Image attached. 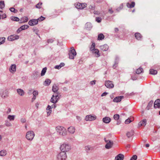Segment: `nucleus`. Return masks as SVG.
Instances as JSON below:
<instances>
[{
	"instance_id": "obj_18",
	"label": "nucleus",
	"mask_w": 160,
	"mask_h": 160,
	"mask_svg": "<svg viewBox=\"0 0 160 160\" xmlns=\"http://www.w3.org/2000/svg\"><path fill=\"white\" fill-rule=\"evenodd\" d=\"M124 158V156L123 154H119L115 157V160H123Z\"/></svg>"
},
{
	"instance_id": "obj_20",
	"label": "nucleus",
	"mask_w": 160,
	"mask_h": 160,
	"mask_svg": "<svg viewBox=\"0 0 160 160\" xmlns=\"http://www.w3.org/2000/svg\"><path fill=\"white\" fill-rule=\"evenodd\" d=\"M135 37L138 40H141L142 38V36L140 33L138 32H136L135 34Z\"/></svg>"
},
{
	"instance_id": "obj_4",
	"label": "nucleus",
	"mask_w": 160,
	"mask_h": 160,
	"mask_svg": "<svg viewBox=\"0 0 160 160\" xmlns=\"http://www.w3.org/2000/svg\"><path fill=\"white\" fill-rule=\"evenodd\" d=\"M57 160H66L67 158L66 152H61L57 154Z\"/></svg>"
},
{
	"instance_id": "obj_2",
	"label": "nucleus",
	"mask_w": 160,
	"mask_h": 160,
	"mask_svg": "<svg viewBox=\"0 0 160 160\" xmlns=\"http://www.w3.org/2000/svg\"><path fill=\"white\" fill-rule=\"evenodd\" d=\"M56 129L57 132L60 135L64 136L66 134V130L65 128L63 127L58 126L56 127Z\"/></svg>"
},
{
	"instance_id": "obj_12",
	"label": "nucleus",
	"mask_w": 160,
	"mask_h": 160,
	"mask_svg": "<svg viewBox=\"0 0 160 160\" xmlns=\"http://www.w3.org/2000/svg\"><path fill=\"white\" fill-rule=\"evenodd\" d=\"M9 92L7 89L3 91L1 93V97L2 98H5L8 96Z\"/></svg>"
},
{
	"instance_id": "obj_57",
	"label": "nucleus",
	"mask_w": 160,
	"mask_h": 160,
	"mask_svg": "<svg viewBox=\"0 0 160 160\" xmlns=\"http://www.w3.org/2000/svg\"><path fill=\"white\" fill-rule=\"evenodd\" d=\"M137 158V156L136 155H133L130 160H136Z\"/></svg>"
},
{
	"instance_id": "obj_36",
	"label": "nucleus",
	"mask_w": 160,
	"mask_h": 160,
	"mask_svg": "<svg viewBox=\"0 0 160 160\" xmlns=\"http://www.w3.org/2000/svg\"><path fill=\"white\" fill-rule=\"evenodd\" d=\"M150 73L151 74L155 75L158 72L156 70L151 69L149 70Z\"/></svg>"
},
{
	"instance_id": "obj_29",
	"label": "nucleus",
	"mask_w": 160,
	"mask_h": 160,
	"mask_svg": "<svg viewBox=\"0 0 160 160\" xmlns=\"http://www.w3.org/2000/svg\"><path fill=\"white\" fill-rule=\"evenodd\" d=\"M47 110H48V112H47V114L48 116L50 115L52 112V108L50 106L48 105L47 108Z\"/></svg>"
},
{
	"instance_id": "obj_64",
	"label": "nucleus",
	"mask_w": 160,
	"mask_h": 160,
	"mask_svg": "<svg viewBox=\"0 0 160 160\" xmlns=\"http://www.w3.org/2000/svg\"><path fill=\"white\" fill-rule=\"evenodd\" d=\"M108 94V92H104L103 93L102 95H101V96L102 97H103V96H106L107 94Z\"/></svg>"
},
{
	"instance_id": "obj_5",
	"label": "nucleus",
	"mask_w": 160,
	"mask_h": 160,
	"mask_svg": "<svg viewBox=\"0 0 160 160\" xmlns=\"http://www.w3.org/2000/svg\"><path fill=\"white\" fill-rule=\"evenodd\" d=\"M34 133L32 131L28 132L26 134V138L28 140L32 141L34 136Z\"/></svg>"
},
{
	"instance_id": "obj_53",
	"label": "nucleus",
	"mask_w": 160,
	"mask_h": 160,
	"mask_svg": "<svg viewBox=\"0 0 160 160\" xmlns=\"http://www.w3.org/2000/svg\"><path fill=\"white\" fill-rule=\"evenodd\" d=\"M33 31L34 32H35L36 33V34L38 36V37L40 38L39 34L38 33V29L36 28H33Z\"/></svg>"
},
{
	"instance_id": "obj_58",
	"label": "nucleus",
	"mask_w": 160,
	"mask_h": 160,
	"mask_svg": "<svg viewBox=\"0 0 160 160\" xmlns=\"http://www.w3.org/2000/svg\"><path fill=\"white\" fill-rule=\"evenodd\" d=\"M123 7V4H121L120 6L116 9V10L118 11H119L120 10L122 9Z\"/></svg>"
},
{
	"instance_id": "obj_26",
	"label": "nucleus",
	"mask_w": 160,
	"mask_h": 160,
	"mask_svg": "<svg viewBox=\"0 0 160 160\" xmlns=\"http://www.w3.org/2000/svg\"><path fill=\"white\" fill-rule=\"evenodd\" d=\"M92 24L90 22H87L85 24V28L86 29L90 30L92 28Z\"/></svg>"
},
{
	"instance_id": "obj_21",
	"label": "nucleus",
	"mask_w": 160,
	"mask_h": 160,
	"mask_svg": "<svg viewBox=\"0 0 160 160\" xmlns=\"http://www.w3.org/2000/svg\"><path fill=\"white\" fill-rule=\"evenodd\" d=\"M17 91L18 94L21 96H23L25 93L24 90L21 88L18 89Z\"/></svg>"
},
{
	"instance_id": "obj_40",
	"label": "nucleus",
	"mask_w": 160,
	"mask_h": 160,
	"mask_svg": "<svg viewBox=\"0 0 160 160\" xmlns=\"http://www.w3.org/2000/svg\"><path fill=\"white\" fill-rule=\"evenodd\" d=\"M15 116L14 115H9L8 117V119L10 121L14 120L15 118Z\"/></svg>"
},
{
	"instance_id": "obj_38",
	"label": "nucleus",
	"mask_w": 160,
	"mask_h": 160,
	"mask_svg": "<svg viewBox=\"0 0 160 160\" xmlns=\"http://www.w3.org/2000/svg\"><path fill=\"white\" fill-rule=\"evenodd\" d=\"M133 135V132L132 131L128 132L126 135L128 138H129L132 137Z\"/></svg>"
},
{
	"instance_id": "obj_34",
	"label": "nucleus",
	"mask_w": 160,
	"mask_h": 160,
	"mask_svg": "<svg viewBox=\"0 0 160 160\" xmlns=\"http://www.w3.org/2000/svg\"><path fill=\"white\" fill-rule=\"evenodd\" d=\"M104 36L102 33H100L98 34V39L99 40H102L104 39Z\"/></svg>"
},
{
	"instance_id": "obj_43",
	"label": "nucleus",
	"mask_w": 160,
	"mask_h": 160,
	"mask_svg": "<svg viewBox=\"0 0 160 160\" xmlns=\"http://www.w3.org/2000/svg\"><path fill=\"white\" fill-rule=\"evenodd\" d=\"M5 39L4 37L0 38V45L3 44L5 42Z\"/></svg>"
},
{
	"instance_id": "obj_9",
	"label": "nucleus",
	"mask_w": 160,
	"mask_h": 160,
	"mask_svg": "<svg viewBox=\"0 0 160 160\" xmlns=\"http://www.w3.org/2000/svg\"><path fill=\"white\" fill-rule=\"evenodd\" d=\"M105 85L107 88H113L114 86L112 82L109 80L105 82Z\"/></svg>"
},
{
	"instance_id": "obj_13",
	"label": "nucleus",
	"mask_w": 160,
	"mask_h": 160,
	"mask_svg": "<svg viewBox=\"0 0 160 160\" xmlns=\"http://www.w3.org/2000/svg\"><path fill=\"white\" fill-rule=\"evenodd\" d=\"M38 21L37 19H32L28 22V23L31 26H33L38 24Z\"/></svg>"
},
{
	"instance_id": "obj_60",
	"label": "nucleus",
	"mask_w": 160,
	"mask_h": 160,
	"mask_svg": "<svg viewBox=\"0 0 160 160\" xmlns=\"http://www.w3.org/2000/svg\"><path fill=\"white\" fill-rule=\"evenodd\" d=\"M53 42V40L52 39H49L47 40V43H52Z\"/></svg>"
},
{
	"instance_id": "obj_8",
	"label": "nucleus",
	"mask_w": 160,
	"mask_h": 160,
	"mask_svg": "<svg viewBox=\"0 0 160 160\" xmlns=\"http://www.w3.org/2000/svg\"><path fill=\"white\" fill-rule=\"evenodd\" d=\"M19 38V36L16 34H13L10 35L8 38V41H12L15 40H17Z\"/></svg>"
},
{
	"instance_id": "obj_54",
	"label": "nucleus",
	"mask_w": 160,
	"mask_h": 160,
	"mask_svg": "<svg viewBox=\"0 0 160 160\" xmlns=\"http://www.w3.org/2000/svg\"><path fill=\"white\" fill-rule=\"evenodd\" d=\"M102 19L99 17H96V21L98 22H100L101 21Z\"/></svg>"
},
{
	"instance_id": "obj_62",
	"label": "nucleus",
	"mask_w": 160,
	"mask_h": 160,
	"mask_svg": "<svg viewBox=\"0 0 160 160\" xmlns=\"http://www.w3.org/2000/svg\"><path fill=\"white\" fill-rule=\"evenodd\" d=\"M131 78L133 80H135L137 79V77L135 76H132L131 77Z\"/></svg>"
},
{
	"instance_id": "obj_33",
	"label": "nucleus",
	"mask_w": 160,
	"mask_h": 160,
	"mask_svg": "<svg viewBox=\"0 0 160 160\" xmlns=\"http://www.w3.org/2000/svg\"><path fill=\"white\" fill-rule=\"evenodd\" d=\"M153 104V101L152 100L150 101L148 103V106L146 108V109L147 110H149L150 109V108L152 106Z\"/></svg>"
},
{
	"instance_id": "obj_61",
	"label": "nucleus",
	"mask_w": 160,
	"mask_h": 160,
	"mask_svg": "<svg viewBox=\"0 0 160 160\" xmlns=\"http://www.w3.org/2000/svg\"><path fill=\"white\" fill-rule=\"evenodd\" d=\"M96 81L95 80L92 81L90 82V83L91 85H95L96 83Z\"/></svg>"
},
{
	"instance_id": "obj_16",
	"label": "nucleus",
	"mask_w": 160,
	"mask_h": 160,
	"mask_svg": "<svg viewBox=\"0 0 160 160\" xmlns=\"http://www.w3.org/2000/svg\"><path fill=\"white\" fill-rule=\"evenodd\" d=\"M100 48L102 51H106L108 50L109 47L107 44H105L103 45L100 46Z\"/></svg>"
},
{
	"instance_id": "obj_1",
	"label": "nucleus",
	"mask_w": 160,
	"mask_h": 160,
	"mask_svg": "<svg viewBox=\"0 0 160 160\" xmlns=\"http://www.w3.org/2000/svg\"><path fill=\"white\" fill-rule=\"evenodd\" d=\"M60 148L62 152H66L70 150L71 147L69 144L65 143L61 145Z\"/></svg>"
},
{
	"instance_id": "obj_35",
	"label": "nucleus",
	"mask_w": 160,
	"mask_h": 160,
	"mask_svg": "<svg viewBox=\"0 0 160 160\" xmlns=\"http://www.w3.org/2000/svg\"><path fill=\"white\" fill-rule=\"evenodd\" d=\"M133 120V118H128L125 121V124H128L132 122Z\"/></svg>"
},
{
	"instance_id": "obj_51",
	"label": "nucleus",
	"mask_w": 160,
	"mask_h": 160,
	"mask_svg": "<svg viewBox=\"0 0 160 160\" xmlns=\"http://www.w3.org/2000/svg\"><path fill=\"white\" fill-rule=\"evenodd\" d=\"M119 116L118 114H115L114 115L113 118L115 120H118L119 119Z\"/></svg>"
},
{
	"instance_id": "obj_37",
	"label": "nucleus",
	"mask_w": 160,
	"mask_h": 160,
	"mask_svg": "<svg viewBox=\"0 0 160 160\" xmlns=\"http://www.w3.org/2000/svg\"><path fill=\"white\" fill-rule=\"evenodd\" d=\"M58 90V88L57 86L55 85L53 86L52 87V91L54 92H57Z\"/></svg>"
},
{
	"instance_id": "obj_48",
	"label": "nucleus",
	"mask_w": 160,
	"mask_h": 160,
	"mask_svg": "<svg viewBox=\"0 0 160 160\" xmlns=\"http://www.w3.org/2000/svg\"><path fill=\"white\" fill-rule=\"evenodd\" d=\"M12 12L16 13L17 12V10L15 9L14 8H11L9 9Z\"/></svg>"
},
{
	"instance_id": "obj_28",
	"label": "nucleus",
	"mask_w": 160,
	"mask_h": 160,
	"mask_svg": "<svg viewBox=\"0 0 160 160\" xmlns=\"http://www.w3.org/2000/svg\"><path fill=\"white\" fill-rule=\"evenodd\" d=\"M65 63L63 62H62L60 63L59 65H56L54 67V68L55 69H59L62 67L65 66Z\"/></svg>"
},
{
	"instance_id": "obj_44",
	"label": "nucleus",
	"mask_w": 160,
	"mask_h": 160,
	"mask_svg": "<svg viewBox=\"0 0 160 160\" xmlns=\"http://www.w3.org/2000/svg\"><path fill=\"white\" fill-rule=\"evenodd\" d=\"M5 7V4L4 1H0V8L2 9Z\"/></svg>"
},
{
	"instance_id": "obj_23",
	"label": "nucleus",
	"mask_w": 160,
	"mask_h": 160,
	"mask_svg": "<svg viewBox=\"0 0 160 160\" xmlns=\"http://www.w3.org/2000/svg\"><path fill=\"white\" fill-rule=\"evenodd\" d=\"M111 121V118L109 117H105L103 118L102 119L103 122L106 123H109Z\"/></svg>"
},
{
	"instance_id": "obj_41",
	"label": "nucleus",
	"mask_w": 160,
	"mask_h": 160,
	"mask_svg": "<svg viewBox=\"0 0 160 160\" xmlns=\"http://www.w3.org/2000/svg\"><path fill=\"white\" fill-rule=\"evenodd\" d=\"M47 69V68L46 67H45L42 69L41 73V76H43L45 75Z\"/></svg>"
},
{
	"instance_id": "obj_46",
	"label": "nucleus",
	"mask_w": 160,
	"mask_h": 160,
	"mask_svg": "<svg viewBox=\"0 0 160 160\" xmlns=\"http://www.w3.org/2000/svg\"><path fill=\"white\" fill-rule=\"evenodd\" d=\"M20 27L22 30L28 28H29V26L28 25H25L21 26Z\"/></svg>"
},
{
	"instance_id": "obj_32",
	"label": "nucleus",
	"mask_w": 160,
	"mask_h": 160,
	"mask_svg": "<svg viewBox=\"0 0 160 160\" xmlns=\"http://www.w3.org/2000/svg\"><path fill=\"white\" fill-rule=\"evenodd\" d=\"M7 152L6 150H2L0 151V156L3 157L6 155Z\"/></svg>"
},
{
	"instance_id": "obj_47",
	"label": "nucleus",
	"mask_w": 160,
	"mask_h": 160,
	"mask_svg": "<svg viewBox=\"0 0 160 160\" xmlns=\"http://www.w3.org/2000/svg\"><path fill=\"white\" fill-rule=\"evenodd\" d=\"M51 82V80L49 79H47L45 81V83L46 84V85H50Z\"/></svg>"
},
{
	"instance_id": "obj_19",
	"label": "nucleus",
	"mask_w": 160,
	"mask_h": 160,
	"mask_svg": "<svg viewBox=\"0 0 160 160\" xmlns=\"http://www.w3.org/2000/svg\"><path fill=\"white\" fill-rule=\"evenodd\" d=\"M16 70V65L14 64H12L9 68L10 72L12 73L14 72Z\"/></svg>"
},
{
	"instance_id": "obj_42",
	"label": "nucleus",
	"mask_w": 160,
	"mask_h": 160,
	"mask_svg": "<svg viewBox=\"0 0 160 160\" xmlns=\"http://www.w3.org/2000/svg\"><path fill=\"white\" fill-rule=\"evenodd\" d=\"M11 19L13 21H19V19L16 17L12 16L11 17Z\"/></svg>"
},
{
	"instance_id": "obj_24",
	"label": "nucleus",
	"mask_w": 160,
	"mask_h": 160,
	"mask_svg": "<svg viewBox=\"0 0 160 160\" xmlns=\"http://www.w3.org/2000/svg\"><path fill=\"white\" fill-rule=\"evenodd\" d=\"M75 128L74 127L72 126H71L68 128V130L69 132L71 134H73L74 133L75 131Z\"/></svg>"
},
{
	"instance_id": "obj_39",
	"label": "nucleus",
	"mask_w": 160,
	"mask_h": 160,
	"mask_svg": "<svg viewBox=\"0 0 160 160\" xmlns=\"http://www.w3.org/2000/svg\"><path fill=\"white\" fill-rule=\"evenodd\" d=\"M143 71V69L142 68H139L137 69L136 71V73L137 74H139Z\"/></svg>"
},
{
	"instance_id": "obj_27",
	"label": "nucleus",
	"mask_w": 160,
	"mask_h": 160,
	"mask_svg": "<svg viewBox=\"0 0 160 160\" xmlns=\"http://www.w3.org/2000/svg\"><path fill=\"white\" fill-rule=\"evenodd\" d=\"M135 5V2H132L131 3L128 2L127 3V7L129 8H132L134 7Z\"/></svg>"
},
{
	"instance_id": "obj_52",
	"label": "nucleus",
	"mask_w": 160,
	"mask_h": 160,
	"mask_svg": "<svg viewBox=\"0 0 160 160\" xmlns=\"http://www.w3.org/2000/svg\"><path fill=\"white\" fill-rule=\"evenodd\" d=\"M38 92L37 90H34L32 94L33 96H37L38 95Z\"/></svg>"
},
{
	"instance_id": "obj_56",
	"label": "nucleus",
	"mask_w": 160,
	"mask_h": 160,
	"mask_svg": "<svg viewBox=\"0 0 160 160\" xmlns=\"http://www.w3.org/2000/svg\"><path fill=\"white\" fill-rule=\"evenodd\" d=\"M42 4V3H38L36 5V7L38 8H41V5Z\"/></svg>"
},
{
	"instance_id": "obj_30",
	"label": "nucleus",
	"mask_w": 160,
	"mask_h": 160,
	"mask_svg": "<svg viewBox=\"0 0 160 160\" xmlns=\"http://www.w3.org/2000/svg\"><path fill=\"white\" fill-rule=\"evenodd\" d=\"M33 78L34 79L37 78L39 76V73L37 71H35L33 74Z\"/></svg>"
},
{
	"instance_id": "obj_22",
	"label": "nucleus",
	"mask_w": 160,
	"mask_h": 160,
	"mask_svg": "<svg viewBox=\"0 0 160 160\" xmlns=\"http://www.w3.org/2000/svg\"><path fill=\"white\" fill-rule=\"evenodd\" d=\"M119 58L118 56H116L115 58L114 64L112 66V68L115 69L117 67V65L118 63Z\"/></svg>"
},
{
	"instance_id": "obj_14",
	"label": "nucleus",
	"mask_w": 160,
	"mask_h": 160,
	"mask_svg": "<svg viewBox=\"0 0 160 160\" xmlns=\"http://www.w3.org/2000/svg\"><path fill=\"white\" fill-rule=\"evenodd\" d=\"M124 97L122 96L116 97L113 99V102H120L121 100Z\"/></svg>"
},
{
	"instance_id": "obj_11",
	"label": "nucleus",
	"mask_w": 160,
	"mask_h": 160,
	"mask_svg": "<svg viewBox=\"0 0 160 160\" xmlns=\"http://www.w3.org/2000/svg\"><path fill=\"white\" fill-rule=\"evenodd\" d=\"M96 117L95 116H93L91 115H87L85 118V120L86 121H92L95 120Z\"/></svg>"
},
{
	"instance_id": "obj_50",
	"label": "nucleus",
	"mask_w": 160,
	"mask_h": 160,
	"mask_svg": "<svg viewBox=\"0 0 160 160\" xmlns=\"http://www.w3.org/2000/svg\"><path fill=\"white\" fill-rule=\"evenodd\" d=\"M5 122V125L8 127H10L12 126L11 123L7 120H6Z\"/></svg>"
},
{
	"instance_id": "obj_63",
	"label": "nucleus",
	"mask_w": 160,
	"mask_h": 160,
	"mask_svg": "<svg viewBox=\"0 0 160 160\" xmlns=\"http://www.w3.org/2000/svg\"><path fill=\"white\" fill-rule=\"evenodd\" d=\"M56 104H55V103H53L51 106L52 108H55L56 107Z\"/></svg>"
},
{
	"instance_id": "obj_49",
	"label": "nucleus",
	"mask_w": 160,
	"mask_h": 160,
	"mask_svg": "<svg viewBox=\"0 0 160 160\" xmlns=\"http://www.w3.org/2000/svg\"><path fill=\"white\" fill-rule=\"evenodd\" d=\"M45 19V18L42 17V16H41L40 17L38 18V19L37 20L38 21V22H39L42 21L43 20Z\"/></svg>"
},
{
	"instance_id": "obj_25",
	"label": "nucleus",
	"mask_w": 160,
	"mask_h": 160,
	"mask_svg": "<svg viewBox=\"0 0 160 160\" xmlns=\"http://www.w3.org/2000/svg\"><path fill=\"white\" fill-rule=\"evenodd\" d=\"M147 123V120L146 119L143 120L142 121L140 122L138 124L139 127L141 126H145Z\"/></svg>"
},
{
	"instance_id": "obj_31",
	"label": "nucleus",
	"mask_w": 160,
	"mask_h": 160,
	"mask_svg": "<svg viewBox=\"0 0 160 160\" xmlns=\"http://www.w3.org/2000/svg\"><path fill=\"white\" fill-rule=\"evenodd\" d=\"M22 20H20L19 23H22L23 22H27L28 20V18L27 17H25L22 18Z\"/></svg>"
},
{
	"instance_id": "obj_59",
	"label": "nucleus",
	"mask_w": 160,
	"mask_h": 160,
	"mask_svg": "<svg viewBox=\"0 0 160 160\" xmlns=\"http://www.w3.org/2000/svg\"><path fill=\"white\" fill-rule=\"evenodd\" d=\"M95 5H90L89 7V8L90 9H92V10H94L95 9Z\"/></svg>"
},
{
	"instance_id": "obj_17",
	"label": "nucleus",
	"mask_w": 160,
	"mask_h": 160,
	"mask_svg": "<svg viewBox=\"0 0 160 160\" xmlns=\"http://www.w3.org/2000/svg\"><path fill=\"white\" fill-rule=\"evenodd\" d=\"M154 108H159L160 107V99H158L155 100L154 102Z\"/></svg>"
},
{
	"instance_id": "obj_3",
	"label": "nucleus",
	"mask_w": 160,
	"mask_h": 160,
	"mask_svg": "<svg viewBox=\"0 0 160 160\" xmlns=\"http://www.w3.org/2000/svg\"><path fill=\"white\" fill-rule=\"evenodd\" d=\"M77 53L75 49L73 47H71L69 51V58L70 59H74V57L76 55Z\"/></svg>"
},
{
	"instance_id": "obj_6",
	"label": "nucleus",
	"mask_w": 160,
	"mask_h": 160,
	"mask_svg": "<svg viewBox=\"0 0 160 160\" xmlns=\"http://www.w3.org/2000/svg\"><path fill=\"white\" fill-rule=\"evenodd\" d=\"M104 140L105 142L107 143L105 146V148L107 149L111 148L113 144V142L109 140H107L106 138H104Z\"/></svg>"
},
{
	"instance_id": "obj_55",
	"label": "nucleus",
	"mask_w": 160,
	"mask_h": 160,
	"mask_svg": "<svg viewBox=\"0 0 160 160\" xmlns=\"http://www.w3.org/2000/svg\"><path fill=\"white\" fill-rule=\"evenodd\" d=\"M95 43H92V45H91V47L90 48V50L91 51L93 49H95Z\"/></svg>"
},
{
	"instance_id": "obj_15",
	"label": "nucleus",
	"mask_w": 160,
	"mask_h": 160,
	"mask_svg": "<svg viewBox=\"0 0 160 160\" xmlns=\"http://www.w3.org/2000/svg\"><path fill=\"white\" fill-rule=\"evenodd\" d=\"M92 51L95 57H98L100 56V54L99 53V50L98 49H93Z\"/></svg>"
},
{
	"instance_id": "obj_10",
	"label": "nucleus",
	"mask_w": 160,
	"mask_h": 160,
	"mask_svg": "<svg viewBox=\"0 0 160 160\" xmlns=\"http://www.w3.org/2000/svg\"><path fill=\"white\" fill-rule=\"evenodd\" d=\"M87 4L86 3H78L75 7L78 9H83L87 7Z\"/></svg>"
},
{
	"instance_id": "obj_7",
	"label": "nucleus",
	"mask_w": 160,
	"mask_h": 160,
	"mask_svg": "<svg viewBox=\"0 0 160 160\" xmlns=\"http://www.w3.org/2000/svg\"><path fill=\"white\" fill-rule=\"evenodd\" d=\"M58 94H59L58 93H57V95H56L55 96L53 95L52 96L50 100L51 102L53 103H56L58 102L59 98Z\"/></svg>"
},
{
	"instance_id": "obj_45",
	"label": "nucleus",
	"mask_w": 160,
	"mask_h": 160,
	"mask_svg": "<svg viewBox=\"0 0 160 160\" xmlns=\"http://www.w3.org/2000/svg\"><path fill=\"white\" fill-rule=\"evenodd\" d=\"M85 149L86 152H88L90 150H91L92 149V148L90 146L88 145L85 147Z\"/></svg>"
}]
</instances>
